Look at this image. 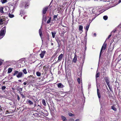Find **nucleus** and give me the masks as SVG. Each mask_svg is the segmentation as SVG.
<instances>
[{"label":"nucleus","instance_id":"nucleus-6","mask_svg":"<svg viewBox=\"0 0 121 121\" xmlns=\"http://www.w3.org/2000/svg\"><path fill=\"white\" fill-rule=\"evenodd\" d=\"M49 8V6L46 7L43 9L42 10V13L43 14H45L47 11L48 9Z\"/></svg>","mask_w":121,"mask_h":121},{"label":"nucleus","instance_id":"nucleus-46","mask_svg":"<svg viewBox=\"0 0 121 121\" xmlns=\"http://www.w3.org/2000/svg\"><path fill=\"white\" fill-rule=\"evenodd\" d=\"M2 63V62L1 60H0V65H1Z\"/></svg>","mask_w":121,"mask_h":121},{"label":"nucleus","instance_id":"nucleus-13","mask_svg":"<svg viewBox=\"0 0 121 121\" xmlns=\"http://www.w3.org/2000/svg\"><path fill=\"white\" fill-rule=\"evenodd\" d=\"M83 29V26L82 25H80L79 27V29L80 31V34H81L83 31L82 29Z\"/></svg>","mask_w":121,"mask_h":121},{"label":"nucleus","instance_id":"nucleus-53","mask_svg":"<svg viewBox=\"0 0 121 121\" xmlns=\"http://www.w3.org/2000/svg\"><path fill=\"white\" fill-rule=\"evenodd\" d=\"M121 2V0H119L118 1V2L119 3H120Z\"/></svg>","mask_w":121,"mask_h":121},{"label":"nucleus","instance_id":"nucleus-15","mask_svg":"<svg viewBox=\"0 0 121 121\" xmlns=\"http://www.w3.org/2000/svg\"><path fill=\"white\" fill-rule=\"evenodd\" d=\"M47 21L46 16L44 14H43L42 22L43 21L46 22Z\"/></svg>","mask_w":121,"mask_h":121},{"label":"nucleus","instance_id":"nucleus-49","mask_svg":"<svg viewBox=\"0 0 121 121\" xmlns=\"http://www.w3.org/2000/svg\"><path fill=\"white\" fill-rule=\"evenodd\" d=\"M17 99L18 100H19L20 99V98H19V97L18 96H17Z\"/></svg>","mask_w":121,"mask_h":121},{"label":"nucleus","instance_id":"nucleus-47","mask_svg":"<svg viewBox=\"0 0 121 121\" xmlns=\"http://www.w3.org/2000/svg\"><path fill=\"white\" fill-rule=\"evenodd\" d=\"M21 95L22 96V98H25V96L24 95H23L22 94H21Z\"/></svg>","mask_w":121,"mask_h":121},{"label":"nucleus","instance_id":"nucleus-36","mask_svg":"<svg viewBox=\"0 0 121 121\" xmlns=\"http://www.w3.org/2000/svg\"><path fill=\"white\" fill-rule=\"evenodd\" d=\"M23 73L25 74H26L27 73V72L26 70V69H24L23 70Z\"/></svg>","mask_w":121,"mask_h":121},{"label":"nucleus","instance_id":"nucleus-19","mask_svg":"<svg viewBox=\"0 0 121 121\" xmlns=\"http://www.w3.org/2000/svg\"><path fill=\"white\" fill-rule=\"evenodd\" d=\"M90 25V23L88 25L85 27V29L86 30V34H87V32L88 30Z\"/></svg>","mask_w":121,"mask_h":121},{"label":"nucleus","instance_id":"nucleus-11","mask_svg":"<svg viewBox=\"0 0 121 121\" xmlns=\"http://www.w3.org/2000/svg\"><path fill=\"white\" fill-rule=\"evenodd\" d=\"M23 76L22 73L21 72H18L17 74L16 75V76L17 78H19L22 77Z\"/></svg>","mask_w":121,"mask_h":121},{"label":"nucleus","instance_id":"nucleus-18","mask_svg":"<svg viewBox=\"0 0 121 121\" xmlns=\"http://www.w3.org/2000/svg\"><path fill=\"white\" fill-rule=\"evenodd\" d=\"M77 60V56L76 55H75L74 56V58L73 59V61L74 63H75L76 62Z\"/></svg>","mask_w":121,"mask_h":121},{"label":"nucleus","instance_id":"nucleus-51","mask_svg":"<svg viewBox=\"0 0 121 121\" xmlns=\"http://www.w3.org/2000/svg\"><path fill=\"white\" fill-rule=\"evenodd\" d=\"M41 73H40L38 72V76H40Z\"/></svg>","mask_w":121,"mask_h":121},{"label":"nucleus","instance_id":"nucleus-40","mask_svg":"<svg viewBox=\"0 0 121 121\" xmlns=\"http://www.w3.org/2000/svg\"><path fill=\"white\" fill-rule=\"evenodd\" d=\"M69 115L70 116H74V114L71 113H69Z\"/></svg>","mask_w":121,"mask_h":121},{"label":"nucleus","instance_id":"nucleus-59","mask_svg":"<svg viewBox=\"0 0 121 121\" xmlns=\"http://www.w3.org/2000/svg\"><path fill=\"white\" fill-rule=\"evenodd\" d=\"M5 83V82H3V84H4H4Z\"/></svg>","mask_w":121,"mask_h":121},{"label":"nucleus","instance_id":"nucleus-24","mask_svg":"<svg viewBox=\"0 0 121 121\" xmlns=\"http://www.w3.org/2000/svg\"><path fill=\"white\" fill-rule=\"evenodd\" d=\"M61 118L63 121H66V117L63 116H61Z\"/></svg>","mask_w":121,"mask_h":121},{"label":"nucleus","instance_id":"nucleus-32","mask_svg":"<svg viewBox=\"0 0 121 121\" xmlns=\"http://www.w3.org/2000/svg\"><path fill=\"white\" fill-rule=\"evenodd\" d=\"M58 15H54V16L53 17V19L54 20H56L55 19L57 18Z\"/></svg>","mask_w":121,"mask_h":121},{"label":"nucleus","instance_id":"nucleus-1","mask_svg":"<svg viewBox=\"0 0 121 121\" xmlns=\"http://www.w3.org/2000/svg\"><path fill=\"white\" fill-rule=\"evenodd\" d=\"M6 26H4L0 30V37L1 39L4 35L6 32Z\"/></svg>","mask_w":121,"mask_h":121},{"label":"nucleus","instance_id":"nucleus-28","mask_svg":"<svg viewBox=\"0 0 121 121\" xmlns=\"http://www.w3.org/2000/svg\"><path fill=\"white\" fill-rule=\"evenodd\" d=\"M18 71H15L14 72V73L13 74V76H15L17 75L18 73Z\"/></svg>","mask_w":121,"mask_h":121},{"label":"nucleus","instance_id":"nucleus-55","mask_svg":"<svg viewBox=\"0 0 121 121\" xmlns=\"http://www.w3.org/2000/svg\"><path fill=\"white\" fill-rule=\"evenodd\" d=\"M36 74L37 76H38V71H37L36 72Z\"/></svg>","mask_w":121,"mask_h":121},{"label":"nucleus","instance_id":"nucleus-22","mask_svg":"<svg viewBox=\"0 0 121 121\" xmlns=\"http://www.w3.org/2000/svg\"><path fill=\"white\" fill-rule=\"evenodd\" d=\"M111 108L115 111H117V109L114 106H112L111 107Z\"/></svg>","mask_w":121,"mask_h":121},{"label":"nucleus","instance_id":"nucleus-20","mask_svg":"<svg viewBox=\"0 0 121 121\" xmlns=\"http://www.w3.org/2000/svg\"><path fill=\"white\" fill-rule=\"evenodd\" d=\"M27 104H29L30 105H32L33 104V102L30 100H28L27 102Z\"/></svg>","mask_w":121,"mask_h":121},{"label":"nucleus","instance_id":"nucleus-26","mask_svg":"<svg viewBox=\"0 0 121 121\" xmlns=\"http://www.w3.org/2000/svg\"><path fill=\"white\" fill-rule=\"evenodd\" d=\"M96 8L93 9L92 10V13L93 14H96V12L95 11L96 10Z\"/></svg>","mask_w":121,"mask_h":121},{"label":"nucleus","instance_id":"nucleus-48","mask_svg":"<svg viewBox=\"0 0 121 121\" xmlns=\"http://www.w3.org/2000/svg\"><path fill=\"white\" fill-rule=\"evenodd\" d=\"M3 95H1V94H0V98H3Z\"/></svg>","mask_w":121,"mask_h":121},{"label":"nucleus","instance_id":"nucleus-25","mask_svg":"<svg viewBox=\"0 0 121 121\" xmlns=\"http://www.w3.org/2000/svg\"><path fill=\"white\" fill-rule=\"evenodd\" d=\"M52 37L53 38H54L55 36V35L56 34V33L55 32H52Z\"/></svg>","mask_w":121,"mask_h":121},{"label":"nucleus","instance_id":"nucleus-54","mask_svg":"<svg viewBox=\"0 0 121 121\" xmlns=\"http://www.w3.org/2000/svg\"><path fill=\"white\" fill-rule=\"evenodd\" d=\"M18 82H22V80H18Z\"/></svg>","mask_w":121,"mask_h":121},{"label":"nucleus","instance_id":"nucleus-8","mask_svg":"<svg viewBox=\"0 0 121 121\" xmlns=\"http://www.w3.org/2000/svg\"><path fill=\"white\" fill-rule=\"evenodd\" d=\"M104 79L106 82L107 85L109 84V78L108 77H105L104 78Z\"/></svg>","mask_w":121,"mask_h":121},{"label":"nucleus","instance_id":"nucleus-34","mask_svg":"<svg viewBox=\"0 0 121 121\" xmlns=\"http://www.w3.org/2000/svg\"><path fill=\"white\" fill-rule=\"evenodd\" d=\"M51 17H49V19L48 20V21L47 22V23H49L51 22Z\"/></svg>","mask_w":121,"mask_h":121},{"label":"nucleus","instance_id":"nucleus-14","mask_svg":"<svg viewBox=\"0 0 121 121\" xmlns=\"http://www.w3.org/2000/svg\"><path fill=\"white\" fill-rule=\"evenodd\" d=\"M57 86L59 88H62L63 87V85L61 83H59L57 84Z\"/></svg>","mask_w":121,"mask_h":121},{"label":"nucleus","instance_id":"nucleus-16","mask_svg":"<svg viewBox=\"0 0 121 121\" xmlns=\"http://www.w3.org/2000/svg\"><path fill=\"white\" fill-rule=\"evenodd\" d=\"M45 52V51L42 52L40 54V56L41 58H42L43 57Z\"/></svg>","mask_w":121,"mask_h":121},{"label":"nucleus","instance_id":"nucleus-39","mask_svg":"<svg viewBox=\"0 0 121 121\" xmlns=\"http://www.w3.org/2000/svg\"><path fill=\"white\" fill-rule=\"evenodd\" d=\"M99 73H97L96 75V77L97 78L99 76Z\"/></svg>","mask_w":121,"mask_h":121},{"label":"nucleus","instance_id":"nucleus-64","mask_svg":"<svg viewBox=\"0 0 121 121\" xmlns=\"http://www.w3.org/2000/svg\"><path fill=\"white\" fill-rule=\"evenodd\" d=\"M51 45H53V43H51Z\"/></svg>","mask_w":121,"mask_h":121},{"label":"nucleus","instance_id":"nucleus-33","mask_svg":"<svg viewBox=\"0 0 121 121\" xmlns=\"http://www.w3.org/2000/svg\"><path fill=\"white\" fill-rule=\"evenodd\" d=\"M78 75L80 77H81V76L82 72L80 71L78 73Z\"/></svg>","mask_w":121,"mask_h":121},{"label":"nucleus","instance_id":"nucleus-37","mask_svg":"<svg viewBox=\"0 0 121 121\" xmlns=\"http://www.w3.org/2000/svg\"><path fill=\"white\" fill-rule=\"evenodd\" d=\"M6 88V87L5 86H2L1 87V89L2 90H5Z\"/></svg>","mask_w":121,"mask_h":121},{"label":"nucleus","instance_id":"nucleus-30","mask_svg":"<svg viewBox=\"0 0 121 121\" xmlns=\"http://www.w3.org/2000/svg\"><path fill=\"white\" fill-rule=\"evenodd\" d=\"M1 2L2 4H4L7 2V0H1Z\"/></svg>","mask_w":121,"mask_h":121},{"label":"nucleus","instance_id":"nucleus-27","mask_svg":"<svg viewBox=\"0 0 121 121\" xmlns=\"http://www.w3.org/2000/svg\"><path fill=\"white\" fill-rule=\"evenodd\" d=\"M3 9L4 8L2 7L0 8V12L2 13H4L3 11Z\"/></svg>","mask_w":121,"mask_h":121},{"label":"nucleus","instance_id":"nucleus-17","mask_svg":"<svg viewBox=\"0 0 121 121\" xmlns=\"http://www.w3.org/2000/svg\"><path fill=\"white\" fill-rule=\"evenodd\" d=\"M98 15V14L97 15V14H95V15H96V16L94 17H93L92 18H91L89 20V22H90V23L92 22V21L95 18V17L97 16Z\"/></svg>","mask_w":121,"mask_h":121},{"label":"nucleus","instance_id":"nucleus-10","mask_svg":"<svg viewBox=\"0 0 121 121\" xmlns=\"http://www.w3.org/2000/svg\"><path fill=\"white\" fill-rule=\"evenodd\" d=\"M97 95H98V98L99 99V102H100V104H101V100H100V97H101L100 93L99 92V89H98V88H97Z\"/></svg>","mask_w":121,"mask_h":121},{"label":"nucleus","instance_id":"nucleus-35","mask_svg":"<svg viewBox=\"0 0 121 121\" xmlns=\"http://www.w3.org/2000/svg\"><path fill=\"white\" fill-rule=\"evenodd\" d=\"M108 18V17L107 16H105L103 17V19L105 20H107Z\"/></svg>","mask_w":121,"mask_h":121},{"label":"nucleus","instance_id":"nucleus-9","mask_svg":"<svg viewBox=\"0 0 121 121\" xmlns=\"http://www.w3.org/2000/svg\"><path fill=\"white\" fill-rule=\"evenodd\" d=\"M63 56V55L62 54H61L58 56V60L57 61V62H58L62 60Z\"/></svg>","mask_w":121,"mask_h":121},{"label":"nucleus","instance_id":"nucleus-31","mask_svg":"<svg viewBox=\"0 0 121 121\" xmlns=\"http://www.w3.org/2000/svg\"><path fill=\"white\" fill-rule=\"evenodd\" d=\"M9 17L11 18H12L14 17V15L13 14H10V13H9Z\"/></svg>","mask_w":121,"mask_h":121},{"label":"nucleus","instance_id":"nucleus-50","mask_svg":"<svg viewBox=\"0 0 121 121\" xmlns=\"http://www.w3.org/2000/svg\"><path fill=\"white\" fill-rule=\"evenodd\" d=\"M88 88L89 89V88H90L91 87V85L90 84H89L88 85Z\"/></svg>","mask_w":121,"mask_h":121},{"label":"nucleus","instance_id":"nucleus-23","mask_svg":"<svg viewBox=\"0 0 121 121\" xmlns=\"http://www.w3.org/2000/svg\"><path fill=\"white\" fill-rule=\"evenodd\" d=\"M42 103L43 105H44L45 106L46 105L45 100L44 99H43L42 100Z\"/></svg>","mask_w":121,"mask_h":121},{"label":"nucleus","instance_id":"nucleus-3","mask_svg":"<svg viewBox=\"0 0 121 121\" xmlns=\"http://www.w3.org/2000/svg\"><path fill=\"white\" fill-rule=\"evenodd\" d=\"M8 20H7L5 18H0V25L4 24L6 25L8 23Z\"/></svg>","mask_w":121,"mask_h":121},{"label":"nucleus","instance_id":"nucleus-12","mask_svg":"<svg viewBox=\"0 0 121 121\" xmlns=\"http://www.w3.org/2000/svg\"><path fill=\"white\" fill-rule=\"evenodd\" d=\"M25 8H27L28 6L29 5V2H25Z\"/></svg>","mask_w":121,"mask_h":121},{"label":"nucleus","instance_id":"nucleus-44","mask_svg":"<svg viewBox=\"0 0 121 121\" xmlns=\"http://www.w3.org/2000/svg\"><path fill=\"white\" fill-rule=\"evenodd\" d=\"M111 35H109L108 36V37L107 38V39H109L110 37H111Z\"/></svg>","mask_w":121,"mask_h":121},{"label":"nucleus","instance_id":"nucleus-56","mask_svg":"<svg viewBox=\"0 0 121 121\" xmlns=\"http://www.w3.org/2000/svg\"><path fill=\"white\" fill-rule=\"evenodd\" d=\"M33 73L34 74V73H35V70H33Z\"/></svg>","mask_w":121,"mask_h":121},{"label":"nucleus","instance_id":"nucleus-21","mask_svg":"<svg viewBox=\"0 0 121 121\" xmlns=\"http://www.w3.org/2000/svg\"><path fill=\"white\" fill-rule=\"evenodd\" d=\"M13 68H9L8 69V73H11L13 70Z\"/></svg>","mask_w":121,"mask_h":121},{"label":"nucleus","instance_id":"nucleus-29","mask_svg":"<svg viewBox=\"0 0 121 121\" xmlns=\"http://www.w3.org/2000/svg\"><path fill=\"white\" fill-rule=\"evenodd\" d=\"M104 117L102 116L100 118L99 121H104Z\"/></svg>","mask_w":121,"mask_h":121},{"label":"nucleus","instance_id":"nucleus-4","mask_svg":"<svg viewBox=\"0 0 121 121\" xmlns=\"http://www.w3.org/2000/svg\"><path fill=\"white\" fill-rule=\"evenodd\" d=\"M39 35L41 38L42 41H43V34H44L43 31V28L41 26L40 29L39 30Z\"/></svg>","mask_w":121,"mask_h":121},{"label":"nucleus","instance_id":"nucleus-38","mask_svg":"<svg viewBox=\"0 0 121 121\" xmlns=\"http://www.w3.org/2000/svg\"><path fill=\"white\" fill-rule=\"evenodd\" d=\"M108 85H107L108 87H109V89L110 91H111L112 90V88L111 87V86H110V84Z\"/></svg>","mask_w":121,"mask_h":121},{"label":"nucleus","instance_id":"nucleus-5","mask_svg":"<svg viewBox=\"0 0 121 121\" xmlns=\"http://www.w3.org/2000/svg\"><path fill=\"white\" fill-rule=\"evenodd\" d=\"M106 46L107 44L104 43L103 45L101 50L100 54V57L101 55L102 52H104V50L106 49Z\"/></svg>","mask_w":121,"mask_h":121},{"label":"nucleus","instance_id":"nucleus-43","mask_svg":"<svg viewBox=\"0 0 121 121\" xmlns=\"http://www.w3.org/2000/svg\"><path fill=\"white\" fill-rule=\"evenodd\" d=\"M57 54V53L55 52L54 54L52 56V57H54L56 55V54Z\"/></svg>","mask_w":121,"mask_h":121},{"label":"nucleus","instance_id":"nucleus-42","mask_svg":"<svg viewBox=\"0 0 121 121\" xmlns=\"http://www.w3.org/2000/svg\"><path fill=\"white\" fill-rule=\"evenodd\" d=\"M117 31L116 29H115L114 30H113L112 32H112H113V33H115Z\"/></svg>","mask_w":121,"mask_h":121},{"label":"nucleus","instance_id":"nucleus-61","mask_svg":"<svg viewBox=\"0 0 121 121\" xmlns=\"http://www.w3.org/2000/svg\"><path fill=\"white\" fill-rule=\"evenodd\" d=\"M25 16H24L23 17V18L24 19H25Z\"/></svg>","mask_w":121,"mask_h":121},{"label":"nucleus","instance_id":"nucleus-52","mask_svg":"<svg viewBox=\"0 0 121 121\" xmlns=\"http://www.w3.org/2000/svg\"><path fill=\"white\" fill-rule=\"evenodd\" d=\"M94 35L95 36H96V34L95 33H94Z\"/></svg>","mask_w":121,"mask_h":121},{"label":"nucleus","instance_id":"nucleus-62","mask_svg":"<svg viewBox=\"0 0 121 121\" xmlns=\"http://www.w3.org/2000/svg\"><path fill=\"white\" fill-rule=\"evenodd\" d=\"M20 89L21 90V91H22V88H20Z\"/></svg>","mask_w":121,"mask_h":121},{"label":"nucleus","instance_id":"nucleus-57","mask_svg":"<svg viewBox=\"0 0 121 121\" xmlns=\"http://www.w3.org/2000/svg\"><path fill=\"white\" fill-rule=\"evenodd\" d=\"M102 108V104H101V109H100V111H101Z\"/></svg>","mask_w":121,"mask_h":121},{"label":"nucleus","instance_id":"nucleus-41","mask_svg":"<svg viewBox=\"0 0 121 121\" xmlns=\"http://www.w3.org/2000/svg\"><path fill=\"white\" fill-rule=\"evenodd\" d=\"M77 81H78V83L79 84L80 83V82H81L80 79L79 78H78L77 79Z\"/></svg>","mask_w":121,"mask_h":121},{"label":"nucleus","instance_id":"nucleus-2","mask_svg":"<svg viewBox=\"0 0 121 121\" xmlns=\"http://www.w3.org/2000/svg\"><path fill=\"white\" fill-rule=\"evenodd\" d=\"M39 109V110L38 111V117H41L42 116H43V115L42 114L43 113L44 109L42 108L41 107L38 105V109Z\"/></svg>","mask_w":121,"mask_h":121},{"label":"nucleus","instance_id":"nucleus-58","mask_svg":"<svg viewBox=\"0 0 121 121\" xmlns=\"http://www.w3.org/2000/svg\"><path fill=\"white\" fill-rule=\"evenodd\" d=\"M75 121H79V119H77Z\"/></svg>","mask_w":121,"mask_h":121},{"label":"nucleus","instance_id":"nucleus-7","mask_svg":"<svg viewBox=\"0 0 121 121\" xmlns=\"http://www.w3.org/2000/svg\"><path fill=\"white\" fill-rule=\"evenodd\" d=\"M86 36H85L84 37V40L82 41V43H84L85 45V50H86Z\"/></svg>","mask_w":121,"mask_h":121},{"label":"nucleus","instance_id":"nucleus-63","mask_svg":"<svg viewBox=\"0 0 121 121\" xmlns=\"http://www.w3.org/2000/svg\"><path fill=\"white\" fill-rule=\"evenodd\" d=\"M5 9L6 10H7V9L6 8H5Z\"/></svg>","mask_w":121,"mask_h":121},{"label":"nucleus","instance_id":"nucleus-60","mask_svg":"<svg viewBox=\"0 0 121 121\" xmlns=\"http://www.w3.org/2000/svg\"><path fill=\"white\" fill-rule=\"evenodd\" d=\"M32 77V76L31 75H30L29 76V77L30 78V77Z\"/></svg>","mask_w":121,"mask_h":121},{"label":"nucleus","instance_id":"nucleus-45","mask_svg":"<svg viewBox=\"0 0 121 121\" xmlns=\"http://www.w3.org/2000/svg\"><path fill=\"white\" fill-rule=\"evenodd\" d=\"M28 82L27 81H26V82H24L23 83V84L24 85H26V84H27V83Z\"/></svg>","mask_w":121,"mask_h":121}]
</instances>
